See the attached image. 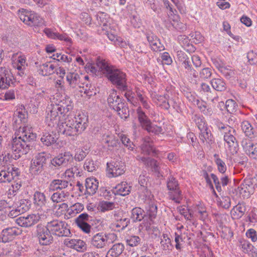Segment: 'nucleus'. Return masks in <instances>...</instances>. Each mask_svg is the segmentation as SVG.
<instances>
[{
  "label": "nucleus",
  "mask_w": 257,
  "mask_h": 257,
  "mask_svg": "<svg viewBox=\"0 0 257 257\" xmlns=\"http://www.w3.org/2000/svg\"><path fill=\"white\" fill-rule=\"evenodd\" d=\"M38 71L43 76H48L55 72V67L50 62H47L40 65Z\"/></svg>",
  "instance_id": "obj_27"
},
{
  "label": "nucleus",
  "mask_w": 257,
  "mask_h": 257,
  "mask_svg": "<svg viewBox=\"0 0 257 257\" xmlns=\"http://www.w3.org/2000/svg\"><path fill=\"white\" fill-rule=\"evenodd\" d=\"M14 77L11 70L6 67L0 68V88L6 89L14 83Z\"/></svg>",
  "instance_id": "obj_12"
},
{
  "label": "nucleus",
  "mask_w": 257,
  "mask_h": 257,
  "mask_svg": "<svg viewBox=\"0 0 257 257\" xmlns=\"http://www.w3.org/2000/svg\"><path fill=\"white\" fill-rule=\"evenodd\" d=\"M13 64L25 65L26 57L25 56L21 55V53H15L12 57Z\"/></svg>",
  "instance_id": "obj_42"
},
{
  "label": "nucleus",
  "mask_w": 257,
  "mask_h": 257,
  "mask_svg": "<svg viewBox=\"0 0 257 257\" xmlns=\"http://www.w3.org/2000/svg\"><path fill=\"white\" fill-rule=\"evenodd\" d=\"M241 127L242 131L245 136L252 138L254 136V130L251 124L248 121H243L242 122Z\"/></svg>",
  "instance_id": "obj_36"
},
{
  "label": "nucleus",
  "mask_w": 257,
  "mask_h": 257,
  "mask_svg": "<svg viewBox=\"0 0 257 257\" xmlns=\"http://www.w3.org/2000/svg\"><path fill=\"white\" fill-rule=\"evenodd\" d=\"M256 186L257 177L249 178L245 179L240 185L241 191L249 194L253 192L254 188Z\"/></svg>",
  "instance_id": "obj_20"
},
{
  "label": "nucleus",
  "mask_w": 257,
  "mask_h": 257,
  "mask_svg": "<svg viewBox=\"0 0 257 257\" xmlns=\"http://www.w3.org/2000/svg\"><path fill=\"white\" fill-rule=\"evenodd\" d=\"M99 70L104 74L113 84L117 88L126 90L127 86L126 82L125 74L118 69L114 68L103 59L99 58L96 61Z\"/></svg>",
  "instance_id": "obj_3"
},
{
  "label": "nucleus",
  "mask_w": 257,
  "mask_h": 257,
  "mask_svg": "<svg viewBox=\"0 0 257 257\" xmlns=\"http://www.w3.org/2000/svg\"><path fill=\"white\" fill-rule=\"evenodd\" d=\"M211 84L213 88L217 91H222L226 89V84L221 79H213L211 81Z\"/></svg>",
  "instance_id": "obj_39"
},
{
  "label": "nucleus",
  "mask_w": 257,
  "mask_h": 257,
  "mask_svg": "<svg viewBox=\"0 0 257 257\" xmlns=\"http://www.w3.org/2000/svg\"><path fill=\"white\" fill-rule=\"evenodd\" d=\"M40 219L38 214H32L27 216H20L16 219V222L20 226L29 227L36 224Z\"/></svg>",
  "instance_id": "obj_13"
},
{
  "label": "nucleus",
  "mask_w": 257,
  "mask_h": 257,
  "mask_svg": "<svg viewBox=\"0 0 257 257\" xmlns=\"http://www.w3.org/2000/svg\"><path fill=\"white\" fill-rule=\"evenodd\" d=\"M130 223V219L127 218H120L117 220L115 225L116 227L120 228L121 230L124 229Z\"/></svg>",
  "instance_id": "obj_56"
},
{
  "label": "nucleus",
  "mask_w": 257,
  "mask_h": 257,
  "mask_svg": "<svg viewBox=\"0 0 257 257\" xmlns=\"http://www.w3.org/2000/svg\"><path fill=\"white\" fill-rule=\"evenodd\" d=\"M83 205L80 203H77L71 206L68 209V213L70 215H75L80 212L83 209Z\"/></svg>",
  "instance_id": "obj_49"
},
{
  "label": "nucleus",
  "mask_w": 257,
  "mask_h": 257,
  "mask_svg": "<svg viewBox=\"0 0 257 257\" xmlns=\"http://www.w3.org/2000/svg\"><path fill=\"white\" fill-rule=\"evenodd\" d=\"M248 61L251 65L256 64L257 62V54L254 53L253 51H250L247 54Z\"/></svg>",
  "instance_id": "obj_62"
},
{
  "label": "nucleus",
  "mask_w": 257,
  "mask_h": 257,
  "mask_svg": "<svg viewBox=\"0 0 257 257\" xmlns=\"http://www.w3.org/2000/svg\"><path fill=\"white\" fill-rule=\"evenodd\" d=\"M107 102L109 107L115 110L123 102V100L117 94L116 90H111L107 98Z\"/></svg>",
  "instance_id": "obj_21"
},
{
  "label": "nucleus",
  "mask_w": 257,
  "mask_h": 257,
  "mask_svg": "<svg viewBox=\"0 0 257 257\" xmlns=\"http://www.w3.org/2000/svg\"><path fill=\"white\" fill-rule=\"evenodd\" d=\"M126 92L124 94V96L127 99V101L131 104L135 105L137 103L135 99V93L131 90H126Z\"/></svg>",
  "instance_id": "obj_63"
},
{
  "label": "nucleus",
  "mask_w": 257,
  "mask_h": 257,
  "mask_svg": "<svg viewBox=\"0 0 257 257\" xmlns=\"http://www.w3.org/2000/svg\"><path fill=\"white\" fill-rule=\"evenodd\" d=\"M225 106L227 111L232 113L236 109V104L234 100L228 99L226 101Z\"/></svg>",
  "instance_id": "obj_59"
},
{
  "label": "nucleus",
  "mask_w": 257,
  "mask_h": 257,
  "mask_svg": "<svg viewBox=\"0 0 257 257\" xmlns=\"http://www.w3.org/2000/svg\"><path fill=\"white\" fill-rule=\"evenodd\" d=\"M55 104H51L47 108L48 112L46 119L51 127L57 124L60 118L65 116L73 108L71 99L66 95H61Z\"/></svg>",
  "instance_id": "obj_2"
},
{
  "label": "nucleus",
  "mask_w": 257,
  "mask_h": 257,
  "mask_svg": "<svg viewBox=\"0 0 257 257\" xmlns=\"http://www.w3.org/2000/svg\"><path fill=\"white\" fill-rule=\"evenodd\" d=\"M48 228L51 233L58 236H68L70 234L67 224L62 221L53 220L47 223Z\"/></svg>",
  "instance_id": "obj_6"
},
{
  "label": "nucleus",
  "mask_w": 257,
  "mask_h": 257,
  "mask_svg": "<svg viewBox=\"0 0 257 257\" xmlns=\"http://www.w3.org/2000/svg\"><path fill=\"white\" fill-rule=\"evenodd\" d=\"M56 38H57L61 41H65L69 46H70L72 45V39L66 34H60L57 33Z\"/></svg>",
  "instance_id": "obj_60"
},
{
  "label": "nucleus",
  "mask_w": 257,
  "mask_h": 257,
  "mask_svg": "<svg viewBox=\"0 0 257 257\" xmlns=\"http://www.w3.org/2000/svg\"><path fill=\"white\" fill-rule=\"evenodd\" d=\"M125 168L124 163L121 161L107 163L108 176L111 178L120 176L125 172Z\"/></svg>",
  "instance_id": "obj_11"
},
{
  "label": "nucleus",
  "mask_w": 257,
  "mask_h": 257,
  "mask_svg": "<svg viewBox=\"0 0 257 257\" xmlns=\"http://www.w3.org/2000/svg\"><path fill=\"white\" fill-rule=\"evenodd\" d=\"M71 119L74 121L75 125L79 130V132H82L86 128L87 119L84 114H79Z\"/></svg>",
  "instance_id": "obj_28"
},
{
  "label": "nucleus",
  "mask_w": 257,
  "mask_h": 257,
  "mask_svg": "<svg viewBox=\"0 0 257 257\" xmlns=\"http://www.w3.org/2000/svg\"><path fill=\"white\" fill-rule=\"evenodd\" d=\"M242 146L244 151L250 158L257 160V143L253 144L245 140L242 142Z\"/></svg>",
  "instance_id": "obj_18"
},
{
  "label": "nucleus",
  "mask_w": 257,
  "mask_h": 257,
  "mask_svg": "<svg viewBox=\"0 0 257 257\" xmlns=\"http://www.w3.org/2000/svg\"><path fill=\"white\" fill-rule=\"evenodd\" d=\"M90 217L86 213L80 214L75 220V222L78 226H81L82 225H85L88 223Z\"/></svg>",
  "instance_id": "obj_44"
},
{
  "label": "nucleus",
  "mask_w": 257,
  "mask_h": 257,
  "mask_svg": "<svg viewBox=\"0 0 257 257\" xmlns=\"http://www.w3.org/2000/svg\"><path fill=\"white\" fill-rule=\"evenodd\" d=\"M73 160L70 152H67L59 154L51 160V164L56 167L60 166H66Z\"/></svg>",
  "instance_id": "obj_14"
},
{
  "label": "nucleus",
  "mask_w": 257,
  "mask_h": 257,
  "mask_svg": "<svg viewBox=\"0 0 257 257\" xmlns=\"http://www.w3.org/2000/svg\"><path fill=\"white\" fill-rule=\"evenodd\" d=\"M190 56H191L190 54L188 55L182 51L177 52V58L179 61L182 63L186 69L189 72H191L192 61Z\"/></svg>",
  "instance_id": "obj_23"
},
{
  "label": "nucleus",
  "mask_w": 257,
  "mask_h": 257,
  "mask_svg": "<svg viewBox=\"0 0 257 257\" xmlns=\"http://www.w3.org/2000/svg\"><path fill=\"white\" fill-rule=\"evenodd\" d=\"M19 234V229L16 227H8L0 233V242L7 243L12 241Z\"/></svg>",
  "instance_id": "obj_16"
},
{
  "label": "nucleus",
  "mask_w": 257,
  "mask_h": 257,
  "mask_svg": "<svg viewBox=\"0 0 257 257\" xmlns=\"http://www.w3.org/2000/svg\"><path fill=\"white\" fill-rule=\"evenodd\" d=\"M131 187L126 182H122L116 185L113 189L115 194L125 196L130 192Z\"/></svg>",
  "instance_id": "obj_30"
},
{
  "label": "nucleus",
  "mask_w": 257,
  "mask_h": 257,
  "mask_svg": "<svg viewBox=\"0 0 257 257\" xmlns=\"http://www.w3.org/2000/svg\"><path fill=\"white\" fill-rule=\"evenodd\" d=\"M145 130L147 131L149 133H152L155 135H158L159 134L163 133V129L161 126L154 125L152 123V122L150 123V125H148V126L145 127Z\"/></svg>",
  "instance_id": "obj_50"
},
{
  "label": "nucleus",
  "mask_w": 257,
  "mask_h": 257,
  "mask_svg": "<svg viewBox=\"0 0 257 257\" xmlns=\"http://www.w3.org/2000/svg\"><path fill=\"white\" fill-rule=\"evenodd\" d=\"M217 127L220 133L223 135L224 141L226 147L232 154L237 153V142L235 137L236 131L234 128L228 125L224 124L221 122L217 123Z\"/></svg>",
  "instance_id": "obj_4"
},
{
  "label": "nucleus",
  "mask_w": 257,
  "mask_h": 257,
  "mask_svg": "<svg viewBox=\"0 0 257 257\" xmlns=\"http://www.w3.org/2000/svg\"><path fill=\"white\" fill-rule=\"evenodd\" d=\"M117 238L114 233L99 232L94 234L90 240L91 245L97 249H103L113 243Z\"/></svg>",
  "instance_id": "obj_5"
},
{
  "label": "nucleus",
  "mask_w": 257,
  "mask_h": 257,
  "mask_svg": "<svg viewBox=\"0 0 257 257\" xmlns=\"http://www.w3.org/2000/svg\"><path fill=\"white\" fill-rule=\"evenodd\" d=\"M57 139L58 138L55 134H51L49 133H46L43 135L41 141L44 145L49 146L56 143Z\"/></svg>",
  "instance_id": "obj_34"
},
{
  "label": "nucleus",
  "mask_w": 257,
  "mask_h": 257,
  "mask_svg": "<svg viewBox=\"0 0 257 257\" xmlns=\"http://www.w3.org/2000/svg\"><path fill=\"white\" fill-rule=\"evenodd\" d=\"M64 244L80 252L86 251L87 248L85 242L81 239H67L64 240Z\"/></svg>",
  "instance_id": "obj_17"
},
{
  "label": "nucleus",
  "mask_w": 257,
  "mask_h": 257,
  "mask_svg": "<svg viewBox=\"0 0 257 257\" xmlns=\"http://www.w3.org/2000/svg\"><path fill=\"white\" fill-rule=\"evenodd\" d=\"M49 231L50 230L48 228L47 224L45 226L41 224H39L36 227L35 234L37 237L38 238Z\"/></svg>",
  "instance_id": "obj_51"
},
{
  "label": "nucleus",
  "mask_w": 257,
  "mask_h": 257,
  "mask_svg": "<svg viewBox=\"0 0 257 257\" xmlns=\"http://www.w3.org/2000/svg\"><path fill=\"white\" fill-rule=\"evenodd\" d=\"M69 186H71V183L65 180L55 179L51 182L49 186V191L53 192L58 190L67 188Z\"/></svg>",
  "instance_id": "obj_22"
},
{
  "label": "nucleus",
  "mask_w": 257,
  "mask_h": 257,
  "mask_svg": "<svg viewBox=\"0 0 257 257\" xmlns=\"http://www.w3.org/2000/svg\"><path fill=\"white\" fill-rule=\"evenodd\" d=\"M147 38L152 50L154 51L160 52L165 49L164 46L156 36L153 34H148Z\"/></svg>",
  "instance_id": "obj_19"
},
{
  "label": "nucleus",
  "mask_w": 257,
  "mask_h": 257,
  "mask_svg": "<svg viewBox=\"0 0 257 257\" xmlns=\"http://www.w3.org/2000/svg\"><path fill=\"white\" fill-rule=\"evenodd\" d=\"M115 208V204L113 202L102 201L99 203L98 208L101 212H105L112 210Z\"/></svg>",
  "instance_id": "obj_40"
},
{
  "label": "nucleus",
  "mask_w": 257,
  "mask_h": 257,
  "mask_svg": "<svg viewBox=\"0 0 257 257\" xmlns=\"http://www.w3.org/2000/svg\"><path fill=\"white\" fill-rule=\"evenodd\" d=\"M7 172L9 182L16 178H17L20 173L19 169L16 167H12L11 168H9L7 170Z\"/></svg>",
  "instance_id": "obj_46"
},
{
  "label": "nucleus",
  "mask_w": 257,
  "mask_h": 257,
  "mask_svg": "<svg viewBox=\"0 0 257 257\" xmlns=\"http://www.w3.org/2000/svg\"><path fill=\"white\" fill-rule=\"evenodd\" d=\"M137 114L138 120L141 126L145 128L148 125H150L151 120L144 112L141 107H139L137 109Z\"/></svg>",
  "instance_id": "obj_29"
},
{
  "label": "nucleus",
  "mask_w": 257,
  "mask_h": 257,
  "mask_svg": "<svg viewBox=\"0 0 257 257\" xmlns=\"http://www.w3.org/2000/svg\"><path fill=\"white\" fill-rule=\"evenodd\" d=\"M39 241L42 245H48L53 241V237L51 235L50 231L45 233V234L38 237Z\"/></svg>",
  "instance_id": "obj_48"
},
{
  "label": "nucleus",
  "mask_w": 257,
  "mask_h": 257,
  "mask_svg": "<svg viewBox=\"0 0 257 257\" xmlns=\"http://www.w3.org/2000/svg\"><path fill=\"white\" fill-rule=\"evenodd\" d=\"M148 179L144 175H140L139 178V183L140 185L139 189L143 191H147Z\"/></svg>",
  "instance_id": "obj_54"
},
{
  "label": "nucleus",
  "mask_w": 257,
  "mask_h": 257,
  "mask_svg": "<svg viewBox=\"0 0 257 257\" xmlns=\"http://www.w3.org/2000/svg\"><path fill=\"white\" fill-rule=\"evenodd\" d=\"M214 162L217 166L219 172L221 173H224L226 171V166L225 163L220 158L219 155L215 154L213 155Z\"/></svg>",
  "instance_id": "obj_41"
},
{
  "label": "nucleus",
  "mask_w": 257,
  "mask_h": 257,
  "mask_svg": "<svg viewBox=\"0 0 257 257\" xmlns=\"http://www.w3.org/2000/svg\"><path fill=\"white\" fill-rule=\"evenodd\" d=\"M199 138L203 143H209L212 141V135L210 132L208 131L207 127L204 128L203 131H200Z\"/></svg>",
  "instance_id": "obj_45"
},
{
  "label": "nucleus",
  "mask_w": 257,
  "mask_h": 257,
  "mask_svg": "<svg viewBox=\"0 0 257 257\" xmlns=\"http://www.w3.org/2000/svg\"><path fill=\"white\" fill-rule=\"evenodd\" d=\"M142 153L147 155H157L155 149L153 145V142L149 138H145L143 144L141 146Z\"/></svg>",
  "instance_id": "obj_24"
},
{
  "label": "nucleus",
  "mask_w": 257,
  "mask_h": 257,
  "mask_svg": "<svg viewBox=\"0 0 257 257\" xmlns=\"http://www.w3.org/2000/svg\"><path fill=\"white\" fill-rule=\"evenodd\" d=\"M219 71L227 79L234 75V71L230 66L219 65L218 67Z\"/></svg>",
  "instance_id": "obj_43"
},
{
  "label": "nucleus",
  "mask_w": 257,
  "mask_h": 257,
  "mask_svg": "<svg viewBox=\"0 0 257 257\" xmlns=\"http://www.w3.org/2000/svg\"><path fill=\"white\" fill-rule=\"evenodd\" d=\"M122 119H125L130 116V110L128 106L124 102H122L115 110Z\"/></svg>",
  "instance_id": "obj_35"
},
{
  "label": "nucleus",
  "mask_w": 257,
  "mask_h": 257,
  "mask_svg": "<svg viewBox=\"0 0 257 257\" xmlns=\"http://www.w3.org/2000/svg\"><path fill=\"white\" fill-rule=\"evenodd\" d=\"M245 211V206L239 203L231 209L230 213L233 219H239L244 214Z\"/></svg>",
  "instance_id": "obj_33"
},
{
  "label": "nucleus",
  "mask_w": 257,
  "mask_h": 257,
  "mask_svg": "<svg viewBox=\"0 0 257 257\" xmlns=\"http://www.w3.org/2000/svg\"><path fill=\"white\" fill-rule=\"evenodd\" d=\"M79 174L80 171L79 168L76 166H75L69 169H67L65 171L66 175L69 178L73 177L75 175H76V176H79Z\"/></svg>",
  "instance_id": "obj_55"
},
{
  "label": "nucleus",
  "mask_w": 257,
  "mask_h": 257,
  "mask_svg": "<svg viewBox=\"0 0 257 257\" xmlns=\"http://www.w3.org/2000/svg\"><path fill=\"white\" fill-rule=\"evenodd\" d=\"M178 183L175 178L170 176L167 181V188L170 190H175L178 189Z\"/></svg>",
  "instance_id": "obj_53"
},
{
  "label": "nucleus",
  "mask_w": 257,
  "mask_h": 257,
  "mask_svg": "<svg viewBox=\"0 0 257 257\" xmlns=\"http://www.w3.org/2000/svg\"><path fill=\"white\" fill-rule=\"evenodd\" d=\"M18 16L22 21L30 26H39L43 23L42 19L37 14L23 9L19 11Z\"/></svg>",
  "instance_id": "obj_7"
},
{
  "label": "nucleus",
  "mask_w": 257,
  "mask_h": 257,
  "mask_svg": "<svg viewBox=\"0 0 257 257\" xmlns=\"http://www.w3.org/2000/svg\"><path fill=\"white\" fill-rule=\"evenodd\" d=\"M141 240V238L138 236H132L127 239L126 242L131 246H136L140 243Z\"/></svg>",
  "instance_id": "obj_57"
},
{
  "label": "nucleus",
  "mask_w": 257,
  "mask_h": 257,
  "mask_svg": "<svg viewBox=\"0 0 257 257\" xmlns=\"http://www.w3.org/2000/svg\"><path fill=\"white\" fill-rule=\"evenodd\" d=\"M97 165L91 159H87L84 164V168L88 172H93L97 168Z\"/></svg>",
  "instance_id": "obj_52"
},
{
  "label": "nucleus",
  "mask_w": 257,
  "mask_h": 257,
  "mask_svg": "<svg viewBox=\"0 0 257 257\" xmlns=\"http://www.w3.org/2000/svg\"><path fill=\"white\" fill-rule=\"evenodd\" d=\"M34 204L37 207L42 208L46 203L45 195L40 191H36L33 195Z\"/></svg>",
  "instance_id": "obj_31"
},
{
  "label": "nucleus",
  "mask_w": 257,
  "mask_h": 257,
  "mask_svg": "<svg viewBox=\"0 0 257 257\" xmlns=\"http://www.w3.org/2000/svg\"><path fill=\"white\" fill-rule=\"evenodd\" d=\"M98 182L94 178H88L85 180L86 191L88 194H94L98 189Z\"/></svg>",
  "instance_id": "obj_25"
},
{
  "label": "nucleus",
  "mask_w": 257,
  "mask_h": 257,
  "mask_svg": "<svg viewBox=\"0 0 257 257\" xmlns=\"http://www.w3.org/2000/svg\"><path fill=\"white\" fill-rule=\"evenodd\" d=\"M48 156L46 153L43 152L38 153L32 160L30 170L34 174H40L44 168Z\"/></svg>",
  "instance_id": "obj_10"
},
{
  "label": "nucleus",
  "mask_w": 257,
  "mask_h": 257,
  "mask_svg": "<svg viewBox=\"0 0 257 257\" xmlns=\"http://www.w3.org/2000/svg\"><path fill=\"white\" fill-rule=\"evenodd\" d=\"M246 236L251 239L252 242H255L257 240V233L256 231L252 228H250L246 232Z\"/></svg>",
  "instance_id": "obj_64"
},
{
  "label": "nucleus",
  "mask_w": 257,
  "mask_h": 257,
  "mask_svg": "<svg viewBox=\"0 0 257 257\" xmlns=\"http://www.w3.org/2000/svg\"><path fill=\"white\" fill-rule=\"evenodd\" d=\"M132 218L134 221H140L146 218V214L142 209L136 207L132 210Z\"/></svg>",
  "instance_id": "obj_37"
},
{
  "label": "nucleus",
  "mask_w": 257,
  "mask_h": 257,
  "mask_svg": "<svg viewBox=\"0 0 257 257\" xmlns=\"http://www.w3.org/2000/svg\"><path fill=\"white\" fill-rule=\"evenodd\" d=\"M124 249L123 244L117 243L113 244L107 252L106 257H118Z\"/></svg>",
  "instance_id": "obj_26"
},
{
  "label": "nucleus",
  "mask_w": 257,
  "mask_h": 257,
  "mask_svg": "<svg viewBox=\"0 0 257 257\" xmlns=\"http://www.w3.org/2000/svg\"><path fill=\"white\" fill-rule=\"evenodd\" d=\"M157 213V207L156 205L154 204H151L149 205V208L147 210V215L146 216V218H149L150 219L149 221V225H148V223H147V225L146 226V229L147 230H149L150 229V225L153 222V220L154 219Z\"/></svg>",
  "instance_id": "obj_32"
},
{
  "label": "nucleus",
  "mask_w": 257,
  "mask_h": 257,
  "mask_svg": "<svg viewBox=\"0 0 257 257\" xmlns=\"http://www.w3.org/2000/svg\"><path fill=\"white\" fill-rule=\"evenodd\" d=\"M55 125L58 126L59 133L66 136H74L81 133L79 132V130L75 125L74 121L71 119V117H67L64 122H61L59 120Z\"/></svg>",
  "instance_id": "obj_8"
},
{
  "label": "nucleus",
  "mask_w": 257,
  "mask_h": 257,
  "mask_svg": "<svg viewBox=\"0 0 257 257\" xmlns=\"http://www.w3.org/2000/svg\"><path fill=\"white\" fill-rule=\"evenodd\" d=\"M36 138V134L31 132L27 127H20L16 133V137L9 145V152L5 153L3 161L7 162L11 158L17 160L22 155L27 154L30 150L31 142Z\"/></svg>",
  "instance_id": "obj_1"
},
{
  "label": "nucleus",
  "mask_w": 257,
  "mask_h": 257,
  "mask_svg": "<svg viewBox=\"0 0 257 257\" xmlns=\"http://www.w3.org/2000/svg\"><path fill=\"white\" fill-rule=\"evenodd\" d=\"M172 25L175 29L180 31H184L187 28L186 24L178 20H173Z\"/></svg>",
  "instance_id": "obj_58"
},
{
  "label": "nucleus",
  "mask_w": 257,
  "mask_h": 257,
  "mask_svg": "<svg viewBox=\"0 0 257 257\" xmlns=\"http://www.w3.org/2000/svg\"><path fill=\"white\" fill-rule=\"evenodd\" d=\"M161 244L164 250H170L172 247L171 239L166 234H163L161 237Z\"/></svg>",
  "instance_id": "obj_47"
},
{
  "label": "nucleus",
  "mask_w": 257,
  "mask_h": 257,
  "mask_svg": "<svg viewBox=\"0 0 257 257\" xmlns=\"http://www.w3.org/2000/svg\"><path fill=\"white\" fill-rule=\"evenodd\" d=\"M178 209L180 214L183 215L186 219L191 220L192 215L187 208L181 206Z\"/></svg>",
  "instance_id": "obj_61"
},
{
  "label": "nucleus",
  "mask_w": 257,
  "mask_h": 257,
  "mask_svg": "<svg viewBox=\"0 0 257 257\" xmlns=\"http://www.w3.org/2000/svg\"><path fill=\"white\" fill-rule=\"evenodd\" d=\"M68 196V192H65L64 191L57 192L52 194L51 199L53 202L59 203L64 201Z\"/></svg>",
  "instance_id": "obj_38"
},
{
  "label": "nucleus",
  "mask_w": 257,
  "mask_h": 257,
  "mask_svg": "<svg viewBox=\"0 0 257 257\" xmlns=\"http://www.w3.org/2000/svg\"><path fill=\"white\" fill-rule=\"evenodd\" d=\"M137 159L139 161H142L147 167H150L153 171L158 174V175H161L160 172L161 168L164 169V167H166L165 165H160L159 163L155 159H152L149 157H142L140 156H138Z\"/></svg>",
  "instance_id": "obj_15"
},
{
  "label": "nucleus",
  "mask_w": 257,
  "mask_h": 257,
  "mask_svg": "<svg viewBox=\"0 0 257 257\" xmlns=\"http://www.w3.org/2000/svg\"><path fill=\"white\" fill-rule=\"evenodd\" d=\"M66 80L70 87L76 88L78 86L80 88H82L83 90H81V92L83 91L87 95H92V91H90V87L88 86V84L84 85V83L81 82V78L78 74L74 72L68 73Z\"/></svg>",
  "instance_id": "obj_9"
}]
</instances>
